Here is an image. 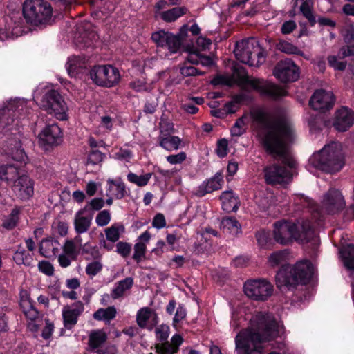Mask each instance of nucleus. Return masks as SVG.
I'll list each match as a JSON object with an SVG mask.
<instances>
[{
  "mask_svg": "<svg viewBox=\"0 0 354 354\" xmlns=\"http://www.w3.org/2000/svg\"><path fill=\"white\" fill-rule=\"evenodd\" d=\"M187 11V9L185 7H175L167 11L162 12L160 15L165 21L172 22L185 15Z\"/></svg>",
  "mask_w": 354,
  "mask_h": 354,
  "instance_id": "40",
  "label": "nucleus"
},
{
  "mask_svg": "<svg viewBox=\"0 0 354 354\" xmlns=\"http://www.w3.org/2000/svg\"><path fill=\"white\" fill-rule=\"evenodd\" d=\"M181 75L184 77L195 76L198 75H203L205 73L199 71L197 68L192 66H182L180 68Z\"/></svg>",
  "mask_w": 354,
  "mask_h": 354,
  "instance_id": "59",
  "label": "nucleus"
},
{
  "mask_svg": "<svg viewBox=\"0 0 354 354\" xmlns=\"http://www.w3.org/2000/svg\"><path fill=\"white\" fill-rule=\"evenodd\" d=\"M232 77L233 82L236 81L239 84L250 86L263 95L274 98L286 95V91L281 86L248 76L242 66H235Z\"/></svg>",
  "mask_w": 354,
  "mask_h": 354,
  "instance_id": "5",
  "label": "nucleus"
},
{
  "mask_svg": "<svg viewBox=\"0 0 354 354\" xmlns=\"http://www.w3.org/2000/svg\"><path fill=\"white\" fill-rule=\"evenodd\" d=\"M246 119L247 117L243 115L236 120L231 129V133L233 136H240L245 131Z\"/></svg>",
  "mask_w": 354,
  "mask_h": 354,
  "instance_id": "48",
  "label": "nucleus"
},
{
  "mask_svg": "<svg viewBox=\"0 0 354 354\" xmlns=\"http://www.w3.org/2000/svg\"><path fill=\"white\" fill-rule=\"evenodd\" d=\"M160 145L167 151L178 150L181 144V139L178 136H165L162 133L158 138Z\"/></svg>",
  "mask_w": 354,
  "mask_h": 354,
  "instance_id": "33",
  "label": "nucleus"
},
{
  "mask_svg": "<svg viewBox=\"0 0 354 354\" xmlns=\"http://www.w3.org/2000/svg\"><path fill=\"white\" fill-rule=\"evenodd\" d=\"M183 341V337L180 335H174L171 337V342L166 341L162 344H156V353L158 354H175L178 352Z\"/></svg>",
  "mask_w": 354,
  "mask_h": 354,
  "instance_id": "24",
  "label": "nucleus"
},
{
  "mask_svg": "<svg viewBox=\"0 0 354 354\" xmlns=\"http://www.w3.org/2000/svg\"><path fill=\"white\" fill-rule=\"evenodd\" d=\"M85 209L78 211L74 219V228L77 234H83L89 229L92 219V214H86Z\"/></svg>",
  "mask_w": 354,
  "mask_h": 354,
  "instance_id": "26",
  "label": "nucleus"
},
{
  "mask_svg": "<svg viewBox=\"0 0 354 354\" xmlns=\"http://www.w3.org/2000/svg\"><path fill=\"white\" fill-rule=\"evenodd\" d=\"M13 259L17 264L26 266H31L33 261L32 254L22 247H19L15 252Z\"/></svg>",
  "mask_w": 354,
  "mask_h": 354,
  "instance_id": "37",
  "label": "nucleus"
},
{
  "mask_svg": "<svg viewBox=\"0 0 354 354\" xmlns=\"http://www.w3.org/2000/svg\"><path fill=\"white\" fill-rule=\"evenodd\" d=\"M254 121L261 125L259 138L263 149L274 158L283 159L290 169L295 167V161L288 155V145L296 138L294 126L291 122L277 118L261 110L251 112Z\"/></svg>",
  "mask_w": 354,
  "mask_h": 354,
  "instance_id": "1",
  "label": "nucleus"
},
{
  "mask_svg": "<svg viewBox=\"0 0 354 354\" xmlns=\"http://www.w3.org/2000/svg\"><path fill=\"white\" fill-rule=\"evenodd\" d=\"M279 329L272 314L258 312L251 319L250 326L235 337L236 354H263L266 343L275 339Z\"/></svg>",
  "mask_w": 354,
  "mask_h": 354,
  "instance_id": "2",
  "label": "nucleus"
},
{
  "mask_svg": "<svg viewBox=\"0 0 354 354\" xmlns=\"http://www.w3.org/2000/svg\"><path fill=\"white\" fill-rule=\"evenodd\" d=\"M309 164L326 172L339 171L344 165L341 144L331 142L326 145L320 151L313 153L309 160Z\"/></svg>",
  "mask_w": 354,
  "mask_h": 354,
  "instance_id": "4",
  "label": "nucleus"
},
{
  "mask_svg": "<svg viewBox=\"0 0 354 354\" xmlns=\"http://www.w3.org/2000/svg\"><path fill=\"white\" fill-rule=\"evenodd\" d=\"M152 225L157 229L165 227L166 226V221L164 215L162 214H156L153 219Z\"/></svg>",
  "mask_w": 354,
  "mask_h": 354,
  "instance_id": "63",
  "label": "nucleus"
},
{
  "mask_svg": "<svg viewBox=\"0 0 354 354\" xmlns=\"http://www.w3.org/2000/svg\"><path fill=\"white\" fill-rule=\"evenodd\" d=\"M133 284L132 277H127L118 281L111 292V297L114 299L122 297L124 293L130 290Z\"/></svg>",
  "mask_w": 354,
  "mask_h": 354,
  "instance_id": "35",
  "label": "nucleus"
},
{
  "mask_svg": "<svg viewBox=\"0 0 354 354\" xmlns=\"http://www.w3.org/2000/svg\"><path fill=\"white\" fill-rule=\"evenodd\" d=\"M354 55V45L343 46L338 53V57L344 59L348 56Z\"/></svg>",
  "mask_w": 354,
  "mask_h": 354,
  "instance_id": "64",
  "label": "nucleus"
},
{
  "mask_svg": "<svg viewBox=\"0 0 354 354\" xmlns=\"http://www.w3.org/2000/svg\"><path fill=\"white\" fill-rule=\"evenodd\" d=\"M84 310V304L80 301L64 306L62 311L64 326L67 329L73 328L77 322L78 317Z\"/></svg>",
  "mask_w": 354,
  "mask_h": 354,
  "instance_id": "17",
  "label": "nucleus"
},
{
  "mask_svg": "<svg viewBox=\"0 0 354 354\" xmlns=\"http://www.w3.org/2000/svg\"><path fill=\"white\" fill-rule=\"evenodd\" d=\"M338 56L330 55L328 57V62L330 66L335 70L344 71L346 66V62L339 61Z\"/></svg>",
  "mask_w": 354,
  "mask_h": 354,
  "instance_id": "52",
  "label": "nucleus"
},
{
  "mask_svg": "<svg viewBox=\"0 0 354 354\" xmlns=\"http://www.w3.org/2000/svg\"><path fill=\"white\" fill-rule=\"evenodd\" d=\"M18 169L11 165L0 166V178L8 183H14L19 177Z\"/></svg>",
  "mask_w": 354,
  "mask_h": 354,
  "instance_id": "36",
  "label": "nucleus"
},
{
  "mask_svg": "<svg viewBox=\"0 0 354 354\" xmlns=\"http://www.w3.org/2000/svg\"><path fill=\"white\" fill-rule=\"evenodd\" d=\"M222 177L221 175H216L206 182L202 183L196 192V195L203 196L207 193H211L221 187Z\"/></svg>",
  "mask_w": 354,
  "mask_h": 354,
  "instance_id": "29",
  "label": "nucleus"
},
{
  "mask_svg": "<svg viewBox=\"0 0 354 354\" xmlns=\"http://www.w3.org/2000/svg\"><path fill=\"white\" fill-rule=\"evenodd\" d=\"M151 39L157 46L167 49L170 53H177L182 44L180 35L163 30L153 32Z\"/></svg>",
  "mask_w": 354,
  "mask_h": 354,
  "instance_id": "12",
  "label": "nucleus"
},
{
  "mask_svg": "<svg viewBox=\"0 0 354 354\" xmlns=\"http://www.w3.org/2000/svg\"><path fill=\"white\" fill-rule=\"evenodd\" d=\"M107 335L100 329L93 330L88 334V346L90 349L95 350L101 347L107 340Z\"/></svg>",
  "mask_w": 354,
  "mask_h": 354,
  "instance_id": "31",
  "label": "nucleus"
},
{
  "mask_svg": "<svg viewBox=\"0 0 354 354\" xmlns=\"http://www.w3.org/2000/svg\"><path fill=\"white\" fill-rule=\"evenodd\" d=\"M136 322L140 328L151 330L158 324V317L153 310L143 307L137 312Z\"/></svg>",
  "mask_w": 354,
  "mask_h": 354,
  "instance_id": "20",
  "label": "nucleus"
},
{
  "mask_svg": "<svg viewBox=\"0 0 354 354\" xmlns=\"http://www.w3.org/2000/svg\"><path fill=\"white\" fill-rule=\"evenodd\" d=\"M151 234L149 231L146 230L141 234L138 238V242L136 243L133 248V259L137 262H140L145 258L147 251V243L151 239Z\"/></svg>",
  "mask_w": 354,
  "mask_h": 354,
  "instance_id": "25",
  "label": "nucleus"
},
{
  "mask_svg": "<svg viewBox=\"0 0 354 354\" xmlns=\"http://www.w3.org/2000/svg\"><path fill=\"white\" fill-rule=\"evenodd\" d=\"M39 145L45 149L57 146L62 142V132L55 123L48 124L38 136Z\"/></svg>",
  "mask_w": 354,
  "mask_h": 354,
  "instance_id": "14",
  "label": "nucleus"
},
{
  "mask_svg": "<svg viewBox=\"0 0 354 354\" xmlns=\"http://www.w3.org/2000/svg\"><path fill=\"white\" fill-rule=\"evenodd\" d=\"M221 227L232 234H237L241 232V225L235 218L232 217L223 218L221 223Z\"/></svg>",
  "mask_w": 354,
  "mask_h": 354,
  "instance_id": "41",
  "label": "nucleus"
},
{
  "mask_svg": "<svg viewBox=\"0 0 354 354\" xmlns=\"http://www.w3.org/2000/svg\"><path fill=\"white\" fill-rule=\"evenodd\" d=\"M187 158L185 152L181 151L177 154L169 155L167 156V161L171 165L180 164Z\"/></svg>",
  "mask_w": 354,
  "mask_h": 354,
  "instance_id": "57",
  "label": "nucleus"
},
{
  "mask_svg": "<svg viewBox=\"0 0 354 354\" xmlns=\"http://www.w3.org/2000/svg\"><path fill=\"white\" fill-rule=\"evenodd\" d=\"M345 207L344 198L341 192L335 189H329L321 202V211L328 214H335Z\"/></svg>",
  "mask_w": 354,
  "mask_h": 354,
  "instance_id": "13",
  "label": "nucleus"
},
{
  "mask_svg": "<svg viewBox=\"0 0 354 354\" xmlns=\"http://www.w3.org/2000/svg\"><path fill=\"white\" fill-rule=\"evenodd\" d=\"M12 158L17 162H24L27 158L24 151L20 147H16L11 151Z\"/></svg>",
  "mask_w": 354,
  "mask_h": 354,
  "instance_id": "58",
  "label": "nucleus"
},
{
  "mask_svg": "<svg viewBox=\"0 0 354 354\" xmlns=\"http://www.w3.org/2000/svg\"><path fill=\"white\" fill-rule=\"evenodd\" d=\"M104 205V201L102 198H93L89 203L85 207V209L86 207L90 208L94 211L100 210Z\"/></svg>",
  "mask_w": 354,
  "mask_h": 354,
  "instance_id": "61",
  "label": "nucleus"
},
{
  "mask_svg": "<svg viewBox=\"0 0 354 354\" xmlns=\"http://www.w3.org/2000/svg\"><path fill=\"white\" fill-rule=\"evenodd\" d=\"M12 190L19 198L28 199L34 193L33 182L28 176L21 175L13 183Z\"/></svg>",
  "mask_w": 354,
  "mask_h": 354,
  "instance_id": "19",
  "label": "nucleus"
},
{
  "mask_svg": "<svg viewBox=\"0 0 354 354\" xmlns=\"http://www.w3.org/2000/svg\"><path fill=\"white\" fill-rule=\"evenodd\" d=\"M117 314L116 308L114 306H109L106 308H100L93 314V318L96 320L109 322L113 319Z\"/></svg>",
  "mask_w": 354,
  "mask_h": 354,
  "instance_id": "39",
  "label": "nucleus"
},
{
  "mask_svg": "<svg viewBox=\"0 0 354 354\" xmlns=\"http://www.w3.org/2000/svg\"><path fill=\"white\" fill-rule=\"evenodd\" d=\"M151 176V173H147L140 176H138L134 173H129L127 175V180L139 187H143L147 185Z\"/></svg>",
  "mask_w": 354,
  "mask_h": 354,
  "instance_id": "45",
  "label": "nucleus"
},
{
  "mask_svg": "<svg viewBox=\"0 0 354 354\" xmlns=\"http://www.w3.org/2000/svg\"><path fill=\"white\" fill-rule=\"evenodd\" d=\"M108 189L106 196H113L116 198H122L125 195V185L120 179L113 180L109 178L107 180Z\"/></svg>",
  "mask_w": 354,
  "mask_h": 354,
  "instance_id": "32",
  "label": "nucleus"
},
{
  "mask_svg": "<svg viewBox=\"0 0 354 354\" xmlns=\"http://www.w3.org/2000/svg\"><path fill=\"white\" fill-rule=\"evenodd\" d=\"M54 232L62 236H66L68 233V225L64 221H55L52 226Z\"/></svg>",
  "mask_w": 354,
  "mask_h": 354,
  "instance_id": "54",
  "label": "nucleus"
},
{
  "mask_svg": "<svg viewBox=\"0 0 354 354\" xmlns=\"http://www.w3.org/2000/svg\"><path fill=\"white\" fill-rule=\"evenodd\" d=\"M62 249V252L58 255L57 261L62 268H66L69 267L73 261L76 260L79 253L72 241H65Z\"/></svg>",
  "mask_w": 354,
  "mask_h": 354,
  "instance_id": "23",
  "label": "nucleus"
},
{
  "mask_svg": "<svg viewBox=\"0 0 354 354\" xmlns=\"http://www.w3.org/2000/svg\"><path fill=\"white\" fill-rule=\"evenodd\" d=\"M275 281L277 288L281 290H290L297 285L290 266L279 270L276 274Z\"/></svg>",
  "mask_w": 354,
  "mask_h": 354,
  "instance_id": "22",
  "label": "nucleus"
},
{
  "mask_svg": "<svg viewBox=\"0 0 354 354\" xmlns=\"http://www.w3.org/2000/svg\"><path fill=\"white\" fill-rule=\"evenodd\" d=\"M214 85L224 84L230 86L233 84V78L228 75H219L212 80Z\"/></svg>",
  "mask_w": 354,
  "mask_h": 354,
  "instance_id": "56",
  "label": "nucleus"
},
{
  "mask_svg": "<svg viewBox=\"0 0 354 354\" xmlns=\"http://www.w3.org/2000/svg\"><path fill=\"white\" fill-rule=\"evenodd\" d=\"M111 213L108 210L100 212L95 218V223L100 227L107 225L111 221Z\"/></svg>",
  "mask_w": 354,
  "mask_h": 354,
  "instance_id": "50",
  "label": "nucleus"
},
{
  "mask_svg": "<svg viewBox=\"0 0 354 354\" xmlns=\"http://www.w3.org/2000/svg\"><path fill=\"white\" fill-rule=\"evenodd\" d=\"M20 306L28 319L35 321L39 317V312L33 306L30 296L26 291L21 292Z\"/></svg>",
  "mask_w": 354,
  "mask_h": 354,
  "instance_id": "27",
  "label": "nucleus"
},
{
  "mask_svg": "<svg viewBox=\"0 0 354 354\" xmlns=\"http://www.w3.org/2000/svg\"><path fill=\"white\" fill-rule=\"evenodd\" d=\"M277 48L281 52L288 55H297L304 57L306 59L308 60L310 57L305 55L304 53L299 47L295 44L285 40H280L276 46Z\"/></svg>",
  "mask_w": 354,
  "mask_h": 354,
  "instance_id": "34",
  "label": "nucleus"
},
{
  "mask_svg": "<svg viewBox=\"0 0 354 354\" xmlns=\"http://www.w3.org/2000/svg\"><path fill=\"white\" fill-rule=\"evenodd\" d=\"M302 3L300 6V10L302 12L303 15L308 20L311 26H313L316 23L315 17L313 14L312 7H313V1L312 0H301Z\"/></svg>",
  "mask_w": 354,
  "mask_h": 354,
  "instance_id": "43",
  "label": "nucleus"
},
{
  "mask_svg": "<svg viewBox=\"0 0 354 354\" xmlns=\"http://www.w3.org/2000/svg\"><path fill=\"white\" fill-rule=\"evenodd\" d=\"M82 254H88L91 258L97 260L101 257V254L97 245H92L90 243H86L81 247Z\"/></svg>",
  "mask_w": 354,
  "mask_h": 354,
  "instance_id": "47",
  "label": "nucleus"
},
{
  "mask_svg": "<svg viewBox=\"0 0 354 354\" xmlns=\"http://www.w3.org/2000/svg\"><path fill=\"white\" fill-rule=\"evenodd\" d=\"M287 257L288 252L286 250L274 252L269 256L268 263L271 267H277L285 262Z\"/></svg>",
  "mask_w": 354,
  "mask_h": 354,
  "instance_id": "44",
  "label": "nucleus"
},
{
  "mask_svg": "<svg viewBox=\"0 0 354 354\" xmlns=\"http://www.w3.org/2000/svg\"><path fill=\"white\" fill-rule=\"evenodd\" d=\"M90 76L95 84L106 87H112L120 80L118 69L111 65L95 66L90 71Z\"/></svg>",
  "mask_w": 354,
  "mask_h": 354,
  "instance_id": "8",
  "label": "nucleus"
},
{
  "mask_svg": "<svg viewBox=\"0 0 354 354\" xmlns=\"http://www.w3.org/2000/svg\"><path fill=\"white\" fill-rule=\"evenodd\" d=\"M228 142L226 139H222L218 142L216 153L220 158H223L227 154Z\"/></svg>",
  "mask_w": 354,
  "mask_h": 354,
  "instance_id": "62",
  "label": "nucleus"
},
{
  "mask_svg": "<svg viewBox=\"0 0 354 354\" xmlns=\"http://www.w3.org/2000/svg\"><path fill=\"white\" fill-rule=\"evenodd\" d=\"M23 15L28 24H47L52 19L53 8L45 0H26L23 4Z\"/></svg>",
  "mask_w": 354,
  "mask_h": 354,
  "instance_id": "7",
  "label": "nucleus"
},
{
  "mask_svg": "<svg viewBox=\"0 0 354 354\" xmlns=\"http://www.w3.org/2000/svg\"><path fill=\"white\" fill-rule=\"evenodd\" d=\"M124 232V227L121 224H113L104 230L106 239L113 243L118 241Z\"/></svg>",
  "mask_w": 354,
  "mask_h": 354,
  "instance_id": "42",
  "label": "nucleus"
},
{
  "mask_svg": "<svg viewBox=\"0 0 354 354\" xmlns=\"http://www.w3.org/2000/svg\"><path fill=\"white\" fill-rule=\"evenodd\" d=\"M60 244L57 240L44 239L40 243L39 250L44 257L51 258L56 256Z\"/></svg>",
  "mask_w": 354,
  "mask_h": 354,
  "instance_id": "30",
  "label": "nucleus"
},
{
  "mask_svg": "<svg viewBox=\"0 0 354 354\" xmlns=\"http://www.w3.org/2000/svg\"><path fill=\"white\" fill-rule=\"evenodd\" d=\"M19 209L18 208H14L11 213L5 217L3 221V227L7 230L13 229L17 224L19 221Z\"/></svg>",
  "mask_w": 354,
  "mask_h": 354,
  "instance_id": "46",
  "label": "nucleus"
},
{
  "mask_svg": "<svg viewBox=\"0 0 354 354\" xmlns=\"http://www.w3.org/2000/svg\"><path fill=\"white\" fill-rule=\"evenodd\" d=\"M104 157V153L98 150H94L88 154L87 164L92 165H99L102 162Z\"/></svg>",
  "mask_w": 354,
  "mask_h": 354,
  "instance_id": "51",
  "label": "nucleus"
},
{
  "mask_svg": "<svg viewBox=\"0 0 354 354\" xmlns=\"http://www.w3.org/2000/svg\"><path fill=\"white\" fill-rule=\"evenodd\" d=\"M131 251V244L126 242H118L116 244V252L123 257L129 256Z\"/></svg>",
  "mask_w": 354,
  "mask_h": 354,
  "instance_id": "55",
  "label": "nucleus"
},
{
  "mask_svg": "<svg viewBox=\"0 0 354 354\" xmlns=\"http://www.w3.org/2000/svg\"><path fill=\"white\" fill-rule=\"evenodd\" d=\"M222 202V208L227 212H236L239 206L238 196L232 191H225L220 196Z\"/></svg>",
  "mask_w": 354,
  "mask_h": 354,
  "instance_id": "28",
  "label": "nucleus"
},
{
  "mask_svg": "<svg viewBox=\"0 0 354 354\" xmlns=\"http://www.w3.org/2000/svg\"><path fill=\"white\" fill-rule=\"evenodd\" d=\"M41 106L57 119L60 120L66 119L68 106L62 96L57 91L52 90L45 94L41 101Z\"/></svg>",
  "mask_w": 354,
  "mask_h": 354,
  "instance_id": "9",
  "label": "nucleus"
},
{
  "mask_svg": "<svg viewBox=\"0 0 354 354\" xmlns=\"http://www.w3.org/2000/svg\"><path fill=\"white\" fill-rule=\"evenodd\" d=\"M266 180L268 184H283L292 178V172L285 167L274 165L264 169Z\"/></svg>",
  "mask_w": 354,
  "mask_h": 354,
  "instance_id": "16",
  "label": "nucleus"
},
{
  "mask_svg": "<svg viewBox=\"0 0 354 354\" xmlns=\"http://www.w3.org/2000/svg\"><path fill=\"white\" fill-rule=\"evenodd\" d=\"M273 75L281 82H293L299 78L300 69L291 59L286 58L275 65Z\"/></svg>",
  "mask_w": 354,
  "mask_h": 354,
  "instance_id": "11",
  "label": "nucleus"
},
{
  "mask_svg": "<svg viewBox=\"0 0 354 354\" xmlns=\"http://www.w3.org/2000/svg\"><path fill=\"white\" fill-rule=\"evenodd\" d=\"M344 266L349 270L354 269V245H348L342 248L340 251Z\"/></svg>",
  "mask_w": 354,
  "mask_h": 354,
  "instance_id": "38",
  "label": "nucleus"
},
{
  "mask_svg": "<svg viewBox=\"0 0 354 354\" xmlns=\"http://www.w3.org/2000/svg\"><path fill=\"white\" fill-rule=\"evenodd\" d=\"M354 124V112L345 106L337 109L334 115L333 127L338 131H346Z\"/></svg>",
  "mask_w": 354,
  "mask_h": 354,
  "instance_id": "18",
  "label": "nucleus"
},
{
  "mask_svg": "<svg viewBox=\"0 0 354 354\" xmlns=\"http://www.w3.org/2000/svg\"><path fill=\"white\" fill-rule=\"evenodd\" d=\"M273 286L266 279L248 281L244 284L245 294L256 301H266L273 293Z\"/></svg>",
  "mask_w": 354,
  "mask_h": 354,
  "instance_id": "10",
  "label": "nucleus"
},
{
  "mask_svg": "<svg viewBox=\"0 0 354 354\" xmlns=\"http://www.w3.org/2000/svg\"><path fill=\"white\" fill-rule=\"evenodd\" d=\"M293 274L297 279V283H306L312 277L314 268L312 263L307 260L297 262L295 266H290Z\"/></svg>",
  "mask_w": 354,
  "mask_h": 354,
  "instance_id": "21",
  "label": "nucleus"
},
{
  "mask_svg": "<svg viewBox=\"0 0 354 354\" xmlns=\"http://www.w3.org/2000/svg\"><path fill=\"white\" fill-rule=\"evenodd\" d=\"M38 268L40 272L48 276H51L54 273L53 266L50 263L46 261L39 262L38 264Z\"/></svg>",
  "mask_w": 354,
  "mask_h": 354,
  "instance_id": "60",
  "label": "nucleus"
},
{
  "mask_svg": "<svg viewBox=\"0 0 354 354\" xmlns=\"http://www.w3.org/2000/svg\"><path fill=\"white\" fill-rule=\"evenodd\" d=\"M334 104L335 98L333 93L323 89L315 91L309 101V104L312 109L320 111L330 109Z\"/></svg>",
  "mask_w": 354,
  "mask_h": 354,
  "instance_id": "15",
  "label": "nucleus"
},
{
  "mask_svg": "<svg viewBox=\"0 0 354 354\" xmlns=\"http://www.w3.org/2000/svg\"><path fill=\"white\" fill-rule=\"evenodd\" d=\"M273 236L274 240L286 245L293 241L309 242L315 237V232L308 221L299 220L297 223L279 221L274 223Z\"/></svg>",
  "mask_w": 354,
  "mask_h": 354,
  "instance_id": "3",
  "label": "nucleus"
},
{
  "mask_svg": "<svg viewBox=\"0 0 354 354\" xmlns=\"http://www.w3.org/2000/svg\"><path fill=\"white\" fill-rule=\"evenodd\" d=\"M234 53L239 61L253 67H259L266 59V50L253 39L237 42Z\"/></svg>",
  "mask_w": 354,
  "mask_h": 354,
  "instance_id": "6",
  "label": "nucleus"
},
{
  "mask_svg": "<svg viewBox=\"0 0 354 354\" xmlns=\"http://www.w3.org/2000/svg\"><path fill=\"white\" fill-rule=\"evenodd\" d=\"M155 333L158 340L165 341L169 337V328L167 325L162 324L156 328Z\"/></svg>",
  "mask_w": 354,
  "mask_h": 354,
  "instance_id": "53",
  "label": "nucleus"
},
{
  "mask_svg": "<svg viewBox=\"0 0 354 354\" xmlns=\"http://www.w3.org/2000/svg\"><path fill=\"white\" fill-rule=\"evenodd\" d=\"M102 263L97 259L96 261L89 263L86 266L85 271L88 276L93 277L102 270Z\"/></svg>",
  "mask_w": 354,
  "mask_h": 354,
  "instance_id": "49",
  "label": "nucleus"
}]
</instances>
